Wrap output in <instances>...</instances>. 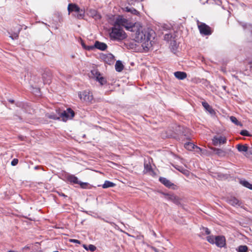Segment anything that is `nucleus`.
Instances as JSON below:
<instances>
[{"mask_svg":"<svg viewBox=\"0 0 252 252\" xmlns=\"http://www.w3.org/2000/svg\"><path fill=\"white\" fill-rule=\"evenodd\" d=\"M115 184L113 182H111L109 181H105L103 185H102V188L103 189H106L110 187H113L115 186Z\"/></svg>","mask_w":252,"mask_h":252,"instance_id":"b1692460","label":"nucleus"},{"mask_svg":"<svg viewBox=\"0 0 252 252\" xmlns=\"http://www.w3.org/2000/svg\"><path fill=\"white\" fill-rule=\"evenodd\" d=\"M66 179L70 183L78 184V178L74 175H68L66 176Z\"/></svg>","mask_w":252,"mask_h":252,"instance_id":"412c9836","label":"nucleus"},{"mask_svg":"<svg viewBox=\"0 0 252 252\" xmlns=\"http://www.w3.org/2000/svg\"><path fill=\"white\" fill-rule=\"evenodd\" d=\"M212 149L215 152L216 154L220 157H224L226 155V152L222 149L216 148H212Z\"/></svg>","mask_w":252,"mask_h":252,"instance_id":"4468645a","label":"nucleus"},{"mask_svg":"<svg viewBox=\"0 0 252 252\" xmlns=\"http://www.w3.org/2000/svg\"><path fill=\"white\" fill-rule=\"evenodd\" d=\"M39 167L38 166H36L34 167V169H39Z\"/></svg>","mask_w":252,"mask_h":252,"instance_id":"de8ad7c7","label":"nucleus"},{"mask_svg":"<svg viewBox=\"0 0 252 252\" xmlns=\"http://www.w3.org/2000/svg\"><path fill=\"white\" fill-rule=\"evenodd\" d=\"M109 57H110V58L112 60H113L114 59V56L112 55V54H110L109 55Z\"/></svg>","mask_w":252,"mask_h":252,"instance_id":"a18cd8bd","label":"nucleus"},{"mask_svg":"<svg viewBox=\"0 0 252 252\" xmlns=\"http://www.w3.org/2000/svg\"><path fill=\"white\" fill-rule=\"evenodd\" d=\"M226 201L230 205L234 207H243V204L242 202L235 197H228L226 199Z\"/></svg>","mask_w":252,"mask_h":252,"instance_id":"0eeeda50","label":"nucleus"},{"mask_svg":"<svg viewBox=\"0 0 252 252\" xmlns=\"http://www.w3.org/2000/svg\"><path fill=\"white\" fill-rule=\"evenodd\" d=\"M150 39L151 34L148 31L143 30L136 34V41L142 43L141 46L144 49H148L151 45Z\"/></svg>","mask_w":252,"mask_h":252,"instance_id":"f257e3e1","label":"nucleus"},{"mask_svg":"<svg viewBox=\"0 0 252 252\" xmlns=\"http://www.w3.org/2000/svg\"><path fill=\"white\" fill-rule=\"evenodd\" d=\"M230 119L232 123H234L236 125L241 126H242L241 123L238 121V120L237 119V118L236 117H235L234 116H231L230 117Z\"/></svg>","mask_w":252,"mask_h":252,"instance_id":"473e14b6","label":"nucleus"},{"mask_svg":"<svg viewBox=\"0 0 252 252\" xmlns=\"http://www.w3.org/2000/svg\"><path fill=\"white\" fill-rule=\"evenodd\" d=\"M174 76L176 78L179 80H184L187 76V73L182 71H176L174 73Z\"/></svg>","mask_w":252,"mask_h":252,"instance_id":"dca6fc26","label":"nucleus"},{"mask_svg":"<svg viewBox=\"0 0 252 252\" xmlns=\"http://www.w3.org/2000/svg\"><path fill=\"white\" fill-rule=\"evenodd\" d=\"M167 199L173 201L176 199V197L174 195L166 194Z\"/></svg>","mask_w":252,"mask_h":252,"instance_id":"4c0bfd02","label":"nucleus"},{"mask_svg":"<svg viewBox=\"0 0 252 252\" xmlns=\"http://www.w3.org/2000/svg\"><path fill=\"white\" fill-rule=\"evenodd\" d=\"M95 80L98 81L100 85H103L105 84L107 82V81L105 78L101 76V74L98 76Z\"/></svg>","mask_w":252,"mask_h":252,"instance_id":"c756f323","label":"nucleus"},{"mask_svg":"<svg viewBox=\"0 0 252 252\" xmlns=\"http://www.w3.org/2000/svg\"><path fill=\"white\" fill-rule=\"evenodd\" d=\"M83 248L86 250H90L91 252H94L96 250V247L93 245L90 244L89 246H87L85 244L83 245Z\"/></svg>","mask_w":252,"mask_h":252,"instance_id":"cd10ccee","label":"nucleus"},{"mask_svg":"<svg viewBox=\"0 0 252 252\" xmlns=\"http://www.w3.org/2000/svg\"><path fill=\"white\" fill-rule=\"evenodd\" d=\"M127 20L126 19L119 16L115 22L114 25L118 27H121V26H125Z\"/></svg>","mask_w":252,"mask_h":252,"instance_id":"9d476101","label":"nucleus"},{"mask_svg":"<svg viewBox=\"0 0 252 252\" xmlns=\"http://www.w3.org/2000/svg\"><path fill=\"white\" fill-rule=\"evenodd\" d=\"M80 98L86 103H89L93 99V94L89 91H85L80 94Z\"/></svg>","mask_w":252,"mask_h":252,"instance_id":"20e7f679","label":"nucleus"},{"mask_svg":"<svg viewBox=\"0 0 252 252\" xmlns=\"http://www.w3.org/2000/svg\"><path fill=\"white\" fill-rule=\"evenodd\" d=\"M80 187L83 189H90L91 188V186L88 183L80 182Z\"/></svg>","mask_w":252,"mask_h":252,"instance_id":"72a5a7b5","label":"nucleus"},{"mask_svg":"<svg viewBox=\"0 0 252 252\" xmlns=\"http://www.w3.org/2000/svg\"><path fill=\"white\" fill-rule=\"evenodd\" d=\"M91 74L92 75V77L95 79L101 75L100 73L97 69H94L92 70Z\"/></svg>","mask_w":252,"mask_h":252,"instance_id":"2f4dec72","label":"nucleus"},{"mask_svg":"<svg viewBox=\"0 0 252 252\" xmlns=\"http://www.w3.org/2000/svg\"><path fill=\"white\" fill-rule=\"evenodd\" d=\"M174 167L177 170H178L179 171L181 172L186 176H188L189 175V172L188 170L185 169L183 166L176 165Z\"/></svg>","mask_w":252,"mask_h":252,"instance_id":"f3484780","label":"nucleus"},{"mask_svg":"<svg viewBox=\"0 0 252 252\" xmlns=\"http://www.w3.org/2000/svg\"><path fill=\"white\" fill-rule=\"evenodd\" d=\"M195 149H196V152L197 153H201L202 151V149L197 146H195Z\"/></svg>","mask_w":252,"mask_h":252,"instance_id":"79ce46f5","label":"nucleus"},{"mask_svg":"<svg viewBox=\"0 0 252 252\" xmlns=\"http://www.w3.org/2000/svg\"><path fill=\"white\" fill-rule=\"evenodd\" d=\"M144 172L145 173H149L150 174H152L154 171L152 168L151 165L150 164V160L147 161L145 160L144 162Z\"/></svg>","mask_w":252,"mask_h":252,"instance_id":"f8f14e48","label":"nucleus"},{"mask_svg":"<svg viewBox=\"0 0 252 252\" xmlns=\"http://www.w3.org/2000/svg\"><path fill=\"white\" fill-rule=\"evenodd\" d=\"M110 36L111 39L115 40H122L126 37L122 28L115 25L112 28L111 32H110Z\"/></svg>","mask_w":252,"mask_h":252,"instance_id":"f03ea898","label":"nucleus"},{"mask_svg":"<svg viewBox=\"0 0 252 252\" xmlns=\"http://www.w3.org/2000/svg\"><path fill=\"white\" fill-rule=\"evenodd\" d=\"M240 183L244 187L252 190V184L249 182L245 180H241Z\"/></svg>","mask_w":252,"mask_h":252,"instance_id":"393cba45","label":"nucleus"},{"mask_svg":"<svg viewBox=\"0 0 252 252\" xmlns=\"http://www.w3.org/2000/svg\"><path fill=\"white\" fill-rule=\"evenodd\" d=\"M83 12L82 10H80V14H79V15H80V17H82V12Z\"/></svg>","mask_w":252,"mask_h":252,"instance_id":"49530a36","label":"nucleus"},{"mask_svg":"<svg viewBox=\"0 0 252 252\" xmlns=\"http://www.w3.org/2000/svg\"><path fill=\"white\" fill-rule=\"evenodd\" d=\"M212 142L214 146L225 144L226 138L224 136L216 135L212 139Z\"/></svg>","mask_w":252,"mask_h":252,"instance_id":"6e6552de","label":"nucleus"},{"mask_svg":"<svg viewBox=\"0 0 252 252\" xmlns=\"http://www.w3.org/2000/svg\"><path fill=\"white\" fill-rule=\"evenodd\" d=\"M199 32L201 34L205 35H210L211 34V30L210 27L204 23H201L198 26Z\"/></svg>","mask_w":252,"mask_h":252,"instance_id":"39448f33","label":"nucleus"},{"mask_svg":"<svg viewBox=\"0 0 252 252\" xmlns=\"http://www.w3.org/2000/svg\"><path fill=\"white\" fill-rule=\"evenodd\" d=\"M174 38L171 33L165 34L164 36V39L168 42H170V45L172 44V41Z\"/></svg>","mask_w":252,"mask_h":252,"instance_id":"bb28decb","label":"nucleus"},{"mask_svg":"<svg viewBox=\"0 0 252 252\" xmlns=\"http://www.w3.org/2000/svg\"><path fill=\"white\" fill-rule=\"evenodd\" d=\"M202 229L205 231L206 234L208 235L210 233V231L208 228L203 227Z\"/></svg>","mask_w":252,"mask_h":252,"instance_id":"58836bf2","label":"nucleus"},{"mask_svg":"<svg viewBox=\"0 0 252 252\" xmlns=\"http://www.w3.org/2000/svg\"><path fill=\"white\" fill-rule=\"evenodd\" d=\"M207 240L211 244H215V237L213 236H208L207 237Z\"/></svg>","mask_w":252,"mask_h":252,"instance_id":"f704fd0d","label":"nucleus"},{"mask_svg":"<svg viewBox=\"0 0 252 252\" xmlns=\"http://www.w3.org/2000/svg\"><path fill=\"white\" fill-rule=\"evenodd\" d=\"M59 115L60 119H61L63 122H66L74 117V112L71 108H67L66 110L63 111L59 110Z\"/></svg>","mask_w":252,"mask_h":252,"instance_id":"7ed1b4c3","label":"nucleus"},{"mask_svg":"<svg viewBox=\"0 0 252 252\" xmlns=\"http://www.w3.org/2000/svg\"><path fill=\"white\" fill-rule=\"evenodd\" d=\"M248 248L246 245H241L238 247L237 251L238 252H247Z\"/></svg>","mask_w":252,"mask_h":252,"instance_id":"7c9ffc66","label":"nucleus"},{"mask_svg":"<svg viewBox=\"0 0 252 252\" xmlns=\"http://www.w3.org/2000/svg\"><path fill=\"white\" fill-rule=\"evenodd\" d=\"M159 181L165 186L168 188H171L174 184L172 183L169 180L164 177H160Z\"/></svg>","mask_w":252,"mask_h":252,"instance_id":"2eb2a0df","label":"nucleus"},{"mask_svg":"<svg viewBox=\"0 0 252 252\" xmlns=\"http://www.w3.org/2000/svg\"><path fill=\"white\" fill-rule=\"evenodd\" d=\"M19 32L20 31L19 30L17 32H15L13 34H10L9 33V34H10L9 37L13 40L17 39L19 36Z\"/></svg>","mask_w":252,"mask_h":252,"instance_id":"c9c22d12","label":"nucleus"},{"mask_svg":"<svg viewBox=\"0 0 252 252\" xmlns=\"http://www.w3.org/2000/svg\"><path fill=\"white\" fill-rule=\"evenodd\" d=\"M90 15L95 20H98L101 18V15L95 10H90Z\"/></svg>","mask_w":252,"mask_h":252,"instance_id":"6ab92c4d","label":"nucleus"},{"mask_svg":"<svg viewBox=\"0 0 252 252\" xmlns=\"http://www.w3.org/2000/svg\"><path fill=\"white\" fill-rule=\"evenodd\" d=\"M195 145L192 143L188 142L185 144V148L189 151L195 149Z\"/></svg>","mask_w":252,"mask_h":252,"instance_id":"c85d7f7f","label":"nucleus"},{"mask_svg":"<svg viewBox=\"0 0 252 252\" xmlns=\"http://www.w3.org/2000/svg\"><path fill=\"white\" fill-rule=\"evenodd\" d=\"M94 47L101 51H104L107 48L106 44L98 41H96L94 44Z\"/></svg>","mask_w":252,"mask_h":252,"instance_id":"9b49d317","label":"nucleus"},{"mask_svg":"<svg viewBox=\"0 0 252 252\" xmlns=\"http://www.w3.org/2000/svg\"><path fill=\"white\" fill-rule=\"evenodd\" d=\"M225 241V238L223 236L215 237V244L219 248L224 247L226 245Z\"/></svg>","mask_w":252,"mask_h":252,"instance_id":"1a4fd4ad","label":"nucleus"},{"mask_svg":"<svg viewBox=\"0 0 252 252\" xmlns=\"http://www.w3.org/2000/svg\"><path fill=\"white\" fill-rule=\"evenodd\" d=\"M81 45L85 49H87L88 50H90L93 48V47H89L88 46L87 48L85 46L84 43L81 41Z\"/></svg>","mask_w":252,"mask_h":252,"instance_id":"a19ab883","label":"nucleus"},{"mask_svg":"<svg viewBox=\"0 0 252 252\" xmlns=\"http://www.w3.org/2000/svg\"><path fill=\"white\" fill-rule=\"evenodd\" d=\"M124 68V65L120 61H117L115 64V69L118 72H121Z\"/></svg>","mask_w":252,"mask_h":252,"instance_id":"4be33fe9","label":"nucleus"},{"mask_svg":"<svg viewBox=\"0 0 252 252\" xmlns=\"http://www.w3.org/2000/svg\"><path fill=\"white\" fill-rule=\"evenodd\" d=\"M9 101L11 103H13L14 102L13 100H9Z\"/></svg>","mask_w":252,"mask_h":252,"instance_id":"09e8293b","label":"nucleus"},{"mask_svg":"<svg viewBox=\"0 0 252 252\" xmlns=\"http://www.w3.org/2000/svg\"><path fill=\"white\" fill-rule=\"evenodd\" d=\"M47 118L53 120H60L59 111H57V114H48L46 115Z\"/></svg>","mask_w":252,"mask_h":252,"instance_id":"5701e85b","label":"nucleus"},{"mask_svg":"<svg viewBox=\"0 0 252 252\" xmlns=\"http://www.w3.org/2000/svg\"><path fill=\"white\" fill-rule=\"evenodd\" d=\"M202 104L204 108L208 111L210 114H213L214 113V110L213 109L211 106L205 101H203L202 102Z\"/></svg>","mask_w":252,"mask_h":252,"instance_id":"aec40b11","label":"nucleus"},{"mask_svg":"<svg viewBox=\"0 0 252 252\" xmlns=\"http://www.w3.org/2000/svg\"><path fill=\"white\" fill-rule=\"evenodd\" d=\"M154 250H155V252H158V251L156 249H154Z\"/></svg>","mask_w":252,"mask_h":252,"instance_id":"8fccbe9b","label":"nucleus"},{"mask_svg":"<svg viewBox=\"0 0 252 252\" xmlns=\"http://www.w3.org/2000/svg\"><path fill=\"white\" fill-rule=\"evenodd\" d=\"M69 241L79 243V240L76 239H70Z\"/></svg>","mask_w":252,"mask_h":252,"instance_id":"c03bdc74","label":"nucleus"},{"mask_svg":"<svg viewBox=\"0 0 252 252\" xmlns=\"http://www.w3.org/2000/svg\"><path fill=\"white\" fill-rule=\"evenodd\" d=\"M244 29L246 31V32L249 34H250V37L249 39V41H252V25L251 24H244L242 25Z\"/></svg>","mask_w":252,"mask_h":252,"instance_id":"ddd939ff","label":"nucleus"},{"mask_svg":"<svg viewBox=\"0 0 252 252\" xmlns=\"http://www.w3.org/2000/svg\"><path fill=\"white\" fill-rule=\"evenodd\" d=\"M236 148L239 152H247L248 150V147L247 145L238 144Z\"/></svg>","mask_w":252,"mask_h":252,"instance_id":"a211bd4d","label":"nucleus"},{"mask_svg":"<svg viewBox=\"0 0 252 252\" xmlns=\"http://www.w3.org/2000/svg\"><path fill=\"white\" fill-rule=\"evenodd\" d=\"M125 10L126 12H130L135 15H137L139 14V12L133 7H126L125 8Z\"/></svg>","mask_w":252,"mask_h":252,"instance_id":"a878e982","label":"nucleus"},{"mask_svg":"<svg viewBox=\"0 0 252 252\" xmlns=\"http://www.w3.org/2000/svg\"><path fill=\"white\" fill-rule=\"evenodd\" d=\"M240 133L243 136H248L250 135L249 132L247 130H243L240 132Z\"/></svg>","mask_w":252,"mask_h":252,"instance_id":"e433bc0d","label":"nucleus"},{"mask_svg":"<svg viewBox=\"0 0 252 252\" xmlns=\"http://www.w3.org/2000/svg\"><path fill=\"white\" fill-rule=\"evenodd\" d=\"M18 162V160L16 158H14L12 161H11V165L13 166H15L17 164Z\"/></svg>","mask_w":252,"mask_h":252,"instance_id":"ea45409f","label":"nucleus"},{"mask_svg":"<svg viewBox=\"0 0 252 252\" xmlns=\"http://www.w3.org/2000/svg\"><path fill=\"white\" fill-rule=\"evenodd\" d=\"M67 10L68 13H72L74 16L78 17L79 16V7L74 3H69L68 5Z\"/></svg>","mask_w":252,"mask_h":252,"instance_id":"423d86ee","label":"nucleus"},{"mask_svg":"<svg viewBox=\"0 0 252 252\" xmlns=\"http://www.w3.org/2000/svg\"><path fill=\"white\" fill-rule=\"evenodd\" d=\"M172 44L171 45L172 46L176 47V42L174 40V38L173 39L172 41Z\"/></svg>","mask_w":252,"mask_h":252,"instance_id":"37998d69","label":"nucleus"}]
</instances>
